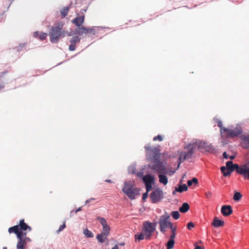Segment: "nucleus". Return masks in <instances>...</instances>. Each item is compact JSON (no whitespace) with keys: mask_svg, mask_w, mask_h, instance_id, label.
I'll return each mask as SVG.
<instances>
[{"mask_svg":"<svg viewBox=\"0 0 249 249\" xmlns=\"http://www.w3.org/2000/svg\"><path fill=\"white\" fill-rule=\"evenodd\" d=\"M220 170H221V172L223 173V175L224 176V174H226V172L227 171V168H226V167H225V166H222L220 168Z\"/></svg>","mask_w":249,"mask_h":249,"instance_id":"ea45409f","label":"nucleus"},{"mask_svg":"<svg viewBox=\"0 0 249 249\" xmlns=\"http://www.w3.org/2000/svg\"><path fill=\"white\" fill-rule=\"evenodd\" d=\"M170 218V215L165 213L164 214L161 215L159 219V224L160 227V230L161 232L164 233L166 230V228L168 227L169 219Z\"/></svg>","mask_w":249,"mask_h":249,"instance_id":"1a4fd4ad","label":"nucleus"},{"mask_svg":"<svg viewBox=\"0 0 249 249\" xmlns=\"http://www.w3.org/2000/svg\"><path fill=\"white\" fill-rule=\"evenodd\" d=\"M242 133V129L241 127H231L224 129L221 136L224 138H234Z\"/></svg>","mask_w":249,"mask_h":249,"instance_id":"20e7f679","label":"nucleus"},{"mask_svg":"<svg viewBox=\"0 0 249 249\" xmlns=\"http://www.w3.org/2000/svg\"><path fill=\"white\" fill-rule=\"evenodd\" d=\"M106 181L108 182H110L111 180L109 179H107V180H106Z\"/></svg>","mask_w":249,"mask_h":249,"instance_id":"6e6d98bb","label":"nucleus"},{"mask_svg":"<svg viewBox=\"0 0 249 249\" xmlns=\"http://www.w3.org/2000/svg\"><path fill=\"white\" fill-rule=\"evenodd\" d=\"M80 39L78 36H74L70 39V42L72 44L75 45V44L80 42Z\"/></svg>","mask_w":249,"mask_h":249,"instance_id":"473e14b6","label":"nucleus"},{"mask_svg":"<svg viewBox=\"0 0 249 249\" xmlns=\"http://www.w3.org/2000/svg\"><path fill=\"white\" fill-rule=\"evenodd\" d=\"M144 148L152 161L158 160L160 159V154L157 148H152L150 144H147L145 145Z\"/></svg>","mask_w":249,"mask_h":249,"instance_id":"0eeeda50","label":"nucleus"},{"mask_svg":"<svg viewBox=\"0 0 249 249\" xmlns=\"http://www.w3.org/2000/svg\"><path fill=\"white\" fill-rule=\"evenodd\" d=\"M83 233L87 237H93V234L92 232L91 231L88 230V229L84 230Z\"/></svg>","mask_w":249,"mask_h":249,"instance_id":"c756f323","label":"nucleus"},{"mask_svg":"<svg viewBox=\"0 0 249 249\" xmlns=\"http://www.w3.org/2000/svg\"><path fill=\"white\" fill-rule=\"evenodd\" d=\"M190 208L189 205L187 203H183L182 206L179 208V211L181 213H185L187 212Z\"/></svg>","mask_w":249,"mask_h":249,"instance_id":"4be33fe9","label":"nucleus"},{"mask_svg":"<svg viewBox=\"0 0 249 249\" xmlns=\"http://www.w3.org/2000/svg\"><path fill=\"white\" fill-rule=\"evenodd\" d=\"M107 236L108 235H106V234L101 233L100 234H98L97 235L96 238L99 242L103 243L105 242V239L107 238Z\"/></svg>","mask_w":249,"mask_h":249,"instance_id":"b1692460","label":"nucleus"},{"mask_svg":"<svg viewBox=\"0 0 249 249\" xmlns=\"http://www.w3.org/2000/svg\"><path fill=\"white\" fill-rule=\"evenodd\" d=\"M193 183L195 184H197L198 183V180L196 178H194L192 179L187 181V184L189 186H191Z\"/></svg>","mask_w":249,"mask_h":249,"instance_id":"7c9ffc66","label":"nucleus"},{"mask_svg":"<svg viewBox=\"0 0 249 249\" xmlns=\"http://www.w3.org/2000/svg\"><path fill=\"white\" fill-rule=\"evenodd\" d=\"M229 158L231 160H233L235 158V156H231L230 157H229Z\"/></svg>","mask_w":249,"mask_h":249,"instance_id":"603ef678","label":"nucleus"},{"mask_svg":"<svg viewBox=\"0 0 249 249\" xmlns=\"http://www.w3.org/2000/svg\"><path fill=\"white\" fill-rule=\"evenodd\" d=\"M34 35L36 37H38L40 40H43L46 38L47 34L45 33H40L39 32H35Z\"/></svg>","mask_w":249,"mask_h":249,"instance_id":"aec40b11","label":"nucleus"},{"mask_svg":"<svg viewBox=\"0 0 249 249\" xmlns=\"http://www.w3.org/2000/svg\"><path fill=\"white\" fill-rule=\"evenodd\" d=\"M69 49L71 51H73L75 50V45L72 44H71L69 46Z\"/></svg>","mask_w":249,"mask_h":249,"instance_id":"a19ab883","label":"nucleus"},{"mask_svg":"<svg viewBox=\"0 0 249 249\" xmlns=\"http://www.w3.org/2000/svg\"><path fill=\"white\" fill-rule=\"evenodd\" d=\"M157 140H159V141H162V137H161V136H160V135H158V136L155 137L153 138V141H156Z\"/></svg>","mask_w":249,"mask_h":249,"instance_id":"4c0bfd02","label":"nucleus"},{"mask_svg":"<svg viewBox=\"0 0 249 249\" xmlns=\"http://www.w3.org/2000/svg\"><path fill=\"white\" fill-rule=\"evenodd\" d=\"M176 227H174V229H173L171 230V235L170 236V238L174 239L176 236Z\"/></svg>","mask_w":249,"mask_h":249,"instance_id":"e433bc0d","label":"nucleus"},{"mask_svg":"<svg viewBox=\"0 0 249 249\" xmlns=\"http://www.w3.org/2000/svg\"><path fill=\"white\" fill-rule=\"evenodd\" d=\"M93 198L91 199V200H93ZM90 201V199L87 200L86 201V204H87L88 203H89Z\"/></svg>","mask_w":249,"mask_h":249,"instance_id":"864d4df0","label":"nucleus"},{"mask_svg":"<svg viewBox=\"0 0 249 249\" xmlns=\"http://www.w3.org/2000/svg\"><path fill=\"white\" fill-rule=\"evenodd\" d=\"M175 190L178 192L181 193L183 191H186L188 190V187L185 184H183L182 185H179L178 188H176Z\"/></svg>","mask_w":249,"mask_h":249,"instance_id":"a878e982","label":"nucleus"},{"mask_svg":"<svg viewBox=\"0 0 249 249\" xmlns=\"http://www.w3.org/2000/svg\"><path fill=\"white\" fill-rule=\"evenodd\" d=\"M222 214L225 216H228L232 213V207L230 205H223L221 210Z\"/></svg>","mask_w":249,"mask_h":249,"instance_id":"2eb2a0df","label":"nucleus"},{"mask_svg":"<svg viewBox=\"0 0 249 249\" xmlns=\"http://www.w3.org/2000/svg\"><path fill=\"white\" fill-rule=\"evenodd\" d=\"M32 228L21 219L19 221L18 225L10 227L8 229V232L10 234L14 233L16 234L18 239L16 248L17 249H26L28 242L31 240L27 236V231H31Z\"/></svg>","mask_w":249,"mask_h":249,"instance_id":"f257e3e1","label":"nucleus"},{"mask_svg":"<svg viewBox=\"0 0 249 249\" xmlns=\"http://www.w3.org/2000/svg\"><path fill=\"white\" fill-rule=\"evenodd\" d=\"M216 122L217 123L218 126L220 128V132L222 135V132L224 131V129H226V128L223 127L222 123L220 120L217 119Z\"/></svg>","mask_w":249,"mask_h":249,"instance_id":"72a5a7b5","label":"nucleus"},{"mask_svg":"<svg viewBox=\"0 0 249 249\" xmlns=\"http://www.w3.org/2000/svg\"><path fill=\"white\" fill-rule=\"evenodd\" d=\"M226 167L227 168V171L226 174H224L225 177L229 176L231 175V173L235 170V167L234 166V164H233L232 161H227L226 163Z\"/></svg>","mask_w":249,"mask_h":249,"instance_id":"dca6fc26","label":"nucleus"},{"mask_svg":"<svg viewBox=\"0 0 249 249\" xmlns=\"http://www.w3.org/2000/svg\"><path fill=\"white\" fill-rule=\"evenodd\" d=\"M242 195L239 192H235L233 197V199L234 201H239L242 197Z\"/></svg>","mask_w":249,"mask_h":249,"instance_id":"2f4dec72","label":"nucleus"},{"mask_svg":"<svg viewBox=\"0 0 249 249\" xmlns=\"http://www.w3.org/2000/svg\"><path fill=\"white\" fill-rule=\"evenodd\" d=\"M7 73V71H3V72H0V77H2L3 75L5 74V73Z\"/></svg>","mask_w":249,"mask_h":249,"instance_id":"09e8293b","label":"nucleus"},{"mask_svg":"<svg viewBox=\"0 0 249 249\" xmlns=\"http://www.w3.org/2000/svg\"><path fill=\"white\" fill-rule=\"evenodd\" d=\"M212 193L210 192H208L207 193H206V196L207 197H210L212 196Z\"/></svg>","mask_w":249,"mask_h":249,"instance_id":"49530a36","label":"nucleus"},{"mask_svg":"<svg viewBox=\"0 0 249 249\" xmlns=\"http://www.w3.org/2000/svg\"><path fill=\"white\" fill-rule=\"evenodd\" d=\"M194 227H195V225L192 222L188 223L187 224V228L190 230H191L192 229V228H194Z\"/></svg>","mask_w":249,"mask_h":249,"instance_id":"58836bf2","label":"nucleus"},{"mask_svg":"<svg viewBox=\"0 0 249 249\" xmlns=\"http://www.w3.org/2000/svg\"><path fill=\"white\" fill-rule=\"evenodd\" d=\"M167 228H170L172 230L173 229H174V227H173V224L171 222H169V223H168V227Z\"/></svg>","mask_w":249,"mask_h":249,"instance_id":"c03bdc74","label":"nucleus"},{"mask_svg":"<svg viewBox=\"0 0 249 249\" xmlns=\"http://www.w3.org/2000/svg\"><path fill=\"white\" fill-rule=\"evenodd\" d=\"M197 146H198L199 148L203 149L207 152L210 153H213L215 152V148L211 144H209L203 141H199L197 142Z\"/></svg>","mask_w":249,"mask_h":249,"instance_id":"ddd939ff","label":"nucleus"},{"mask_svg":"<svg viewBox=\"0 0 249 249\" xmlns=\"http://www.w3.org/2000/svg\"><path fill=\"white\" fill-rule=\"evenodd\" d=\"M3 249H7V248L4 247L3 248Z\"/></svg>","mask_w":249,"mask_h":249,"instance_id":"4d7b16f0","label":"nucleus"},{"mask_svg":"<svg viewBox=\"0 0 249 249\" xmlns=\"http://www.w3.org/2000/svg\"><path fill=\"white\" fill-rule=\"evenodd\" d=\"M69 8V6H66L61 9L60 12L62 18H65L68 15Z\"/></svg>","mask_w":249,"mask_h":249,"instance_id":"cd10ccee","label":"nucleus"},{"mask_svg":"<svg viewBox=\"0 0 249 249\" xmlns=\"http://www.w3.org/2000/svg\"><path fill=\"white\" fill-rule=\"evenodd\" d=\"M64 24L62 22L55 23L51 28L49 32L50 41L53 43H56L61 37L65 36V31L63 29Z\"/></svg>","mask_w":249,"mask_h":249,"instance_id":"f03ea898","label":"nucleus"},{"mask_svg":"<svg viewBox=\"0 0 249 249\" xmlns=\"http://www.w3.org/2000/svg\"><path fill=\"white\" fill-rule=\"evenodd\" d=\"M175 241L174 239L170 238L167 243V248L166 249H172L174 246Z\"/></svg>","mask_w":249,"mask_h":249,"instance_id":"c85d7f7f","label":"nucleus"},{"mask_svg":"<svg viewBox=\"0 0 249 249\" xmlns=\"http://www.w3.org/2000/svg\"><path fill=\"white\" fill-rule=\"evenodd\" d=\"M156 223L144 221L143 223L142 231L144 233L145 239H150L153 233L156 230Z\"/></svg>","mask_w":249,"mask_h":249,"instance_id":"423d86ee","label":"nucleus"},{"mask_svg":"<svg viewBox=\"0 0 249 249\" xmlns=\"http://www.w3.org/2000/svg\"><path fill=\"white\" fill-rule=\"evenodd\" d=\"M196 243H195L194 244V246H195V249H204V247L199 246L198 245H196Z\"/></svg>","mask_w":249,"mask_h":249,"instance_id":"79ce46f5","label":"nucleus"},{"mask_svg":"<svg viewBox=\"0 0 249 249\" xmlns=\"http://www.w3.org/2000/svg\"><path fill=\"white\" fill-rule=\"evenodd\" d=\"M96 32V29L94 27L86 28V35H89L90 36L95 35Z\"/></svg>","mask_w":249,"mask_h":249,"instance_id":"393cba45","label":"nucleus"},{"mask_svg":"<svg viewBox=\"0 0 249 249\" xmlns=\"http://www.w3.org/2000/svg\"><path fill=\"white\" fill-rule=\"evenodd\" d=\"M197 142L190 143L185 146L184 148L187 149V151H183L181 152L179 158V162L178 165V168L180 164L185 160H189L192 158L193 154L194 153V150L197 146Z\"/></svg>","mask_w":249,"mask_h":249,"instance_id":"7ed1b4c3","label":"nucleus"},{"mask_svg":"<svg viewBox=\"0 0 249 249\" xmlns=\"http://www.w3.org/2000/svg\"><path fill=\"white\" fill-rule=\"evenodd\" d=\"M66 227V224H65V221L64 222L63 225H61L58 230L56 231V232L57 233H58L59 232H60V231H62L64 228H65Z\"/></svg>","mask_w":249,"mask_h":249,"instance_id":"c9c22d12","label":"nucleus"},{"mask_svg":"<svg viewBox=\"0 0 249 249\" xmlns=\"http://www.w3.org/2000/svg\"><path fill=\"white\" fill-rule=\"evenodd\" d=\"M212 225L214 227L217 228L220 226H223L224 225V222L223 220L218 219L217 217H215Z\"/></svg>","mask_w":249,"mask_h":249,"instance_id":"6ab92c4d","label":"nucleus"},{"mask_svg":"<svg viewBox=\"0 0 249 249\" xmlns=\"http://www.w3.org/2000/svg\"><path fill=\"white\" fill-rule=\"evenodd\" d=\"M80 211H81V207H79V208L76 209L75 211V213H76L78 212H79Z\"/></svg>","mask_w":249,"mask_h":249,"instance_id":"8fccbe9b","label":"nucleus"},{"mask_svg":"<svg viewBox=\"0 0 249 249\" xmlns=\"http://www.w3.org/2000/svg\"><path fill=\"white\" fill-rule=\"evenodd\" d=\"M173 217L175 219H178L179 218L180 214L178 211H173L171 213Z\"/></svg>","mask_w":249,"mask_h":249,"instance_id":"f704fd0d","label":"nucleus"},{"mask_svg":"<svg viewBox=\"0 0 249 249\" xmlns=\"http://www.w3.org/2000/svg\"><path fill=\"white\" fill-rule=\"evenodd\" d=\"M3 87H4L3 85L0 84V89H2Z\"/></svg>","mask_w":249,"mask_h":249,"instance_id":"5fc2aeb1","label":"nucleus"},{"mask_svg":"<svg viewBox=\"0 0 249 249\" xmlns=\"http://www.w3.org/2000/svg\"><path fill=\"white\" fill-rule=\"evenodd\" d=\"M165 174H160L159 175V181L164 185H166L168 183V179Z\"/></svg>","mask_w":249,"mask_h":249,"instance_id":"412c9836","label":"nucleus"},{"mask_svg":"<svg viewBox=\"0 0 249 249\" xmlns=\"http://www.w3.org/2000/svg\"><path fill=\"white\" fill-rule=\"evenodd\" d=\"M148 192H147L145 193H144L142 195V199L145 200L147 197H148Z\"/></svg>","mask_w":249,"mask_h":249,"instance_id":"37998d69","label":"nucleus"},{"mask_svg":"<svg viewBox=\"0 0 249 249\" xmlns=\"http://www.w3.org/2000/svg\"><path fill=\"white\" fill-rule=\"evenodd\" d=\"M97 220L100 222L101 225L103 226V231L101 233H103L107 235H108L110 229L109 226L107 225L106 219L103 217H97Z\"/></svg>","mask_w":249,"mask_h":249,"instance_id":"4468645a","label":"nucleus"},{"mask_svg":"<svg viewBox=\"0 0 249 249\" xmlns=\"http://www.w3.org/2000/svg\"><path fill=\"white\" fill-rule=\"evenodd\" d=\"M86 27H78L75 30V32L76 34L82 36L83 34L86 35Z\"/></svg>","mask_w":249,"mask_h":249,"instance_id":"5701e85b","label":"nucleus"},{"mask_svg":"<svg viewBox=\"0 0 249 249\" xmlns=\"http://www.w3.org/2000/svg\"><path fill=\"white\" fill-rule=\"evenodd\" d=\"M175 172V171H172V170L167 171V174H168L170 176H172V175H173Z\"/></svg>","mask_w":249,"mask_h":249,"instance_id":"a18cd8bd","label":"nucleus"},{"mask_svg":"<svg viewBox=\"0 0 249 249\" xmlns=\"http://www.w3.org/2000/svg\"><path fill=\"white\" fill-rule=\"evenodd\" d=\"M85 16H81L80 17H77L74 18L72 20V22L76 26L80 27L84 22Z\"/></svg>","mask_w":249,"mask_h":249,"instance_id":"f3484780","label":"nucleus"},{"mask_svg":"<svg viewBox=\"0 0 249 249\" xmlns=\"http://www.w3.org/2000/svg\"><path fill=\"white\" fill-rule=\"evenodd\" d=\"M124 243H122L121 245H124Z\"/></svg>","mask_w":249,"mask_h":249,"instance_id":"13d9d810","label":"nucleus"},{"mask_svg":"<svg viewBox=\"0 0 249 249\" xmlns=\"http://www.w3.org/2000/svg\"><path fill=\"white\" fill-rule=\"evenodd\" d=\"M135 241L137 242L138 241L140 242L141 240L144 239L145 238V235L144 233L142 231L140 233H138L135 235Z\"/></svg>","mask_w":249,"mask_h":249,"instance_id":"bb28decb","label":"nucleus"},{"mask_svg":"<svg viewBox=\"0 0 249 249\" xmlns=\"http://www.w3.org/2000/svg\"><path fill=\"white\" fill-rule=\"evenodd\" d=\"M143 181L144 182L147 192H149L152 189V185L154 182V176L147 174L143 177Z\"/></svg>","mask_w":249,"mask_h":249,"instance_id":"f8f14e48","label":"nucleus"},{"mask_svg":"<svg viewBox=\"0 0 249 249\" xmlns=\"http://www.w3.org/2000/svg\"><path fill=\"white\" fill-rule=\"evenodd\" d=\"M112 249H119L118 245H115Z\"/></svg>","mask_w":249,"mask_h":249,"instance_id":"3c124183","label":"nucleus"},{"mask_svg":"<svg viewBox=\"0 0 249 249\" xmlns=\"http://www.w3.org/2000/svg\"><path fill=\"white\" fill-rule=\"evenodd\" d=\"M223 156L224 157V158L225 159H227L228 158V155L227 154L226 152H224L223 153Z\"/></svg>","mask_w":249,"mask_h":249,"instance_id":"de8ad7c7","label":"nucleus"},{"mask_svg":"<svg viewBox=\"0 0 249 249\" xmlns=\"http://www.w3.org/2000/svg\"><path fill=\"white\" fill-rule=\"evenodd\" d=\"M234 166L238 174L243 175L245 178H249V166L248 164L239 166L237 164H235Z\"/></svg>","mask_w":249,"mask_h":249,"instance_id":"9d476101","label":"nucleus"},{"mask_svg":"<svg viewBox=\"0 0 249 249\" xmlns=\"http://www.w3.org/2000/svg\"><path fill=\"white\" fill-rule=\"evenodd\" d=\"M153 164L149 166V167L154 171L155 172L159 174H167V170L165 166L163 165V162L159 160H155L153 161Z\"/></svg>","mask_w":249,"mask_h":249,"instance_id":"6e6552de","label":"nucleus"},{"mask_svg":"<svg viewBox=\"0 0 249 249\" xmlns=\"http://www.w3.org/2000/svg\"><path fill=\"white\" fill-rule=\"evenodd\" d=\"M162 196V191L160 189L158 188L152 192L150 194V198L153 203H156L161 199Z\"/></svg>","mask_w":249,"mask_h":249,"instance_id":"9b49d317","label":"nucleus"},{"mask_svg":"<svg viewBox=\"0 0 249 249\" xmlns=\"http://www.w3.org/2000/svg\"><path fill=\"white\" fill-rule=\"evenodd\" d=\"M122 190L131 199H135V196L139 195V190L138 188H134L133 184L130 182H125Z\"/></svg>","mask_w":249,"mask_h":249,"instance_id":"39448f33","label":"nucleus"},{"mask_svg":"<svg viewBox=\"0 0 249 249\" xmlns=\"http://www.w3.org/2000/svg\"><path fill=\"white\" fill-rule=\"evenodd\" d=\"M240 138L242 141V144H244L243 147L248 148L249 147V135H242Z\"/></svg>","mask_w":249,"mask_h":249,"instance_id":"a211bd4d","label":"nucleus"}]
</instances>
